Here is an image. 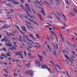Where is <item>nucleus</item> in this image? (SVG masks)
Returning a JSON list of instances; mask_svg holds the SVG:
<instances>
[{"mask_svg":"<svg viewBox=\"0 0 77 77\" xmlns=\"http://www.w3.org/2000/svg\"><path fill=\"white\" fill-rule=\"evenodd\" d=\"M35 36L37 38H39V39H41V37L39 36V35L37 34L35 35Z\"/></svg>","mask_w":77,"mask_h":77,"instance_id":"17","label":"nucleus"},{"mask_svg":"<svg viewBox=\"0 0 77 77\" xmlns=\"http://www.w3.org/2000/svg\"><path fill=\"white\" fill-rule=\"evenodd\" d=\"M33 71L32 70H29V71H27L26 72V74H27V75H31V77H33Z\"/></svg>","mask_w":77,"mask_h":77,"instance_id":"1","label":"nucleus"},{"mask_svg":"<svg viewBox=\"0 0 77 77\" xmlns=\"http://www.w3.org/2000/svg\"><path fill=\"white\" fill-rule=\"evenodd\" d=\"M27 8H28V10L29 11H31V10H30V8H29V7H28Z\"/></svg>","mask_w":77,"mask_h":77,"instance_id":"57","label":"nucleus"},{"mask_svg":"<svg viewBox=\"0 0 77 77\" xmlns=\"http://www.w3.org/2000/svg\"><path fill=\"white\" fill-rule=\"evenodd\" d=\"M38 57H39L40 60L42 59V58H44V57H42L39 54H38Z\"/></svg>","mask_w":77,"mask_h":77,"instance_id":"10","label":"nucleus"},{"mask_svg":"<svg viewBox=\"0 0 77 77\" xmlns=\"http://www.w3.org/2000/svg\"><path fill=\"white\" fill-rule=\"evenodd\" d=\"M36 63L37 64V65H38V64L39 65V66H41V64L39 63V61H37Z\"/></svg>","mask_w":77,"mask_h":77,"instance_id":"16","label":"nucleus"},{"mask_svg":"<svg viewBox=\"0 0 77 77\" xmlns=\"http://www.w3.org/2000/svg\"><path fill=\"white\" fill-rule=\"evenodd\" d=\"M49 18H52V17L51 16H48Z\"/></svg>","mask_w":77,"mask_h":77,"instance_id":"64","label":"nucleus"},{"mask_svg":"<svg viewBox=\"0 0 77 77\" xmlns=\"http://www.w3.org/2000/svg\"><path fill=\"white\" fill-rule=\"evenodd\" d=\"M60 37L61 38H63V37H62V36H63V35H62L61 34H60Z\"/></svg>","mask_w":77,"mask_h":77,"instance_id":"51","label":"nucleus"},{"mask_svg":"<svg viewBox=\"0 0 77 77\" xmlns=\"http://www.w3.org/2000/svg\"><path fill=\"white\" fill-rule=\"evenodd\" d=\"M40 9H42V10L41 11V12L42 14L43 15H44V16H45V12L44 11V8H42L40 7Z\"/></svg>","mask_w":77,"mask_h":77,"instance_id":"4","label":"nucleus"},{"mask_svg":"<svg viewBox=\"0 0 77 77\" xmlns=\"http://www.w3.org/2000/svg\"><path fill=\"white\" fill-rule=\"evenodd\" d=\"M14 74L15 76H18V74H16L14 72Z\"/></svg>","mask_w":77,"mask_h":77,"instance_id":"58","label":"nucleus"},{"mask_svg":"<svg viewBox=\"0 0 77 77\" xmlns=\"http://www.w3.org/2000/svg\"><path fill=\"white\" fill-rule=\"evenodd\" d=\"M25 23H27V24H29L30 25H31V23H30V22L27 21H25Z\"/></svg>","mask_w":77,"mask_h":77,"instance_id":"28","label":"nucleus"},{"mask_svg":"<svg viewBox=\"0 0 77 77\" xmlns=\"http://www.w3.org/2000/svg\"><path fill=\"white\" fill-rule=\"evenodd\" d=\"M25 65L27 66V68H29V67L30 66V63H29L28 64H26Z\"/></svg>","mask_w":77,"mask_h":77,"instance_id":"13","label":"nucleus"},{"mask_svg":"<svg viewBox=\"0 0 77 77\" xmlns=\"http://www.w3.org/2000/svg\"><path fill=\"white\" fill-rule=\"evenodd\" d=\"M56 66L58 68H59L60 69H62L60 68V67L57 64L56 65Z\"/></svg>","mask_w":77,"mask_h":77,"instance_id":"30","label":"nucleus"},{"mask_svg":"<svg viewBox=\"0 0 77 77\" xmlns=\"http://www.w3.org/2000/svg\"><path fill=\"white\" fill-rule=\"evenodd\" d=\"M49 62L53 65H54V64L53 63V62H52V61L51 60H49Z\"/></svg>","mask_w":77,"mask_h":77,"instance_id":"36","label":"nucleus"},{"mask_svg":"<svg viewBox=\"0 0 77 77\" xmlns=\"http://www.w3.org/2000/svg\"><path fill=\"white\" fill-rule=\"evenodd\" d=\"M29 36H30V37H31L33 39H35V37L33 36V35L30 34L29 35Z\"/></svg>","mask_w":77,"mask_h":77,"instance_id":"11","label":"nucleus"},{"mask_svg":"<svg viewBox=\"0 0 77 77\" xmlns=\"http://www.w3.org/2000/svg\"><path fill=\"white\" fill-rule=\"evenodd\" d=\"M43 53L45 55V56H47V55L46 54V53H45V52H43Z\"/></svg>","mask_w":77,"mask_h":77,"instance_id":"52","label":"nucleus"},{"mask_svg":"<svg viewBox=\"0 0 77 77\" xmlns=\"http://www.w3.org/2000/svg\"><path fill=\"white\" fill-rule=\"evenodd\" d=\"M6 34L8 35V36H9V37H11L10 35H9V34L8 32L6 33Z\"/></svg>","mask_w":77,"mask_h":77,"instance_id":"50","label":"nucleus"},{"mask_svg":"<svg viewBox=\"0 0 77 77\" xmlns=\"http://www.w3.org/2000/svg\"><path fill=\"white\" fill-rule=\"evenodd\" d=\"M23 53L25 54V57H26V56H27V54H26V52H25V51H24Z\"/></svg>","mask_w":77,"mask_h":77,"instance_id":"39","label":"nucleus"},{"mask_svg":"<svg viewBox=\"0 0 77 77\" xmlns=\"http://www.w3.org/2000/svg\"><path fill=\"white\" fill-rule=\"evenodd\" d=\"M21 3H24V0H20Z\"/></svg>","mask_w":77,"mask_h":77,"instance_id":"31","label":"nucleus"},{"mask_svg":"<svg viewBox=\"0 0 77 77\" xmlns=\"http://www.w3.org/2000/svg\"><path fill=\"white\" fill-rule=\"evenodd\" d=\"M28 20H29L30 21H31V22H33L34 21L33 20H32L29 18H28Z\"/></svg>","mask_w":77,"mask_h":77,"instance_id":"25","label":"nucleus"},{"mask_svg":"<svg viewBox=\"0 0 77 77\" xmlns=\"http://www.w3.org/2000/svg\"><path fill=\"white\" fill-rule=\"evenodd\" d=\"M26 44H29V45H32L29 43L27 42L26 43Z\"/></svg>","mask_w":77,"mask_h":77,"instance_id":"53","label":"nucleus"},{"mask_svg":"<svg viewBox=\"0 0 77 77\" xmlns=\"http://www.w3.org/2000/svg\"><path fill=\"white\" fill-rule=\"evenodd\" d=\"M12 48H13V50H17V48H16L14 47H13Z\"/></svg>","mask_w":77,"mask_h":77,"instance_id":"46","label":"nucleus"},{"mask_svg":"<svg viewBox=\"0 0 77 77\" xmlns=\"http://www.w3.org/2000/svg\"><path fill=\"white\" fill-rule=\"evenodd\" d=\"M6 46H8V47H12V45L11 44H10V45H9V44L8 43L6 44Z\"/></svg>","mask_w":77,"mask_h":77,"instance_id":"20","label":"nucleus"},{"mask_svg":"<svg viewBox=\"0 0 77 77\" xmlns=\"http://www.w3.org/2000/svg\"><path fill=\"white\" fill-rule=\"evenodd\" d=\"M42 68L44 69H48V71L49 72H50V69L48 68V67H47V66H46V65H43L42 66Z\"/></svg>","mask_w":77,"mask_h":77,"instance_id":"3","label":"nucleus"},{"mask_svg":"<svg viewBox=\"0 0 77 77\" xmlns=\"http://www.w3.org/2000/svg\"><path fill=\"white\" fill-rule=\"evenodd\" d=\"M25 37L26 39L28 41H30V42H33V41L32 40H31L29 39V38H28V37L26 35H25Z\"/></svg>","mask_w":77,"mask_h":77,"instance_id":"6","label":"nucleus"},{"mask_svg":"<svg viewBox=\"0 0 77 77\" xmlns=\"http://www.w3.org/2000/svg\"><path fill=\"white\" fill-rule=\"evenodd\" d=\"M70 58L71 60V59H70V60H69V61H70V62H71V63H72V62H73V59L71 58V57Z\"/></svg>","mask_w":77,"mask_h":77,"instance_id":"21","label":"nucleus"},{"mask_svg":"<svg viewBox=\"0 0 77 77\" xmlns=\"http://www.w3.org/2000/svg\"><path fill=\"white\" fill-rule=\"evenodd\" d=\"M19 32H20L21 33H22V34H23V31H21V29H20V30H19Z\"/></svg>","mask_w":77,"mask_h":77,"instance_id":"43","label":"nucleus"},{"mask_svg":"<svg viewBox=\"0 0 77 77\" xmlns=\"http://www.w3.org/2000/svg\"><path fill=\"white\" fill-rule=\"evenodd\" d=\"M14 26H15V27H17V29H19V30H20V27L18 26L17 25H14Z\"/></svg>","mask_w":77,"mask_h":77,"instance_id":"29","label":"nucleus"},{"mask_svg":"<svg viewBox=\"0 0 77 77\" xmlns=\"http://www.w3.org/2000/svg\"><path fill=\"white\" fill-rule=\"evenodd\" d=\"M50 38H51V39H53V35H51Z\"/></svg>","mask_w":77,"mask_h":77,"instance_id":"56","label":"nucleus"},{"mask_svg":"<svg viewBox=\"0 0 77 77\" xmlns=\"http://www.w3.org/2000/svg\"><path fill=\"white\" fill-rule=\"evenodd\" d=\"M7 56H9V57H11V55H10L8 53L7 54Z\"/></svg>","mask_w":77,"mask_h":77,"instance_id":"34","label":"nucleus"},{"mask_svg":"<svg viewBox=\"0 0 77 77\" xmlns=\"http://www.w3.org/2000/svg\"><path fill=\"white\" fill-rule=\"evenodd\" d=\"M4 41H5V42H8V41L7 39H4Z\"/></svg>","mask_w":77,"mask_h":77,"instance_id":"63","label":"nucleus"},{"mask_svg":"<svg viewBox=\"0 0 77 77\" xmlns=\"http://www.w3.org/2000/svg\"><path fill=\"white\" fill-rule=\"evenodd\" d=\"M46 38L48 41H49V40L50 39V37H49L48 36V35H47V36Z\"/></svg>","mask_w":77,"mask_h":77,"instance_id":"27","label":"nucleus"},{"mask_svg":"<svg viewBox=\"0 0 77 77\" xmlns=\"http://www.w3.org/2000/svg\"><path fill=\"white\" fill-rule=\"evenodd\" d=\"M19 36L20 38L19 41H20V42H21V40H22L21 35H19Z\"/></svg>","mask_w":77,"mask_h":77,"instance_id":"14","label":"nucleus"},{"mask_svg":"<svg viewBox=\"0 0 77 77\" xmlns=\"http://www.w3.org/2000/svg\"><path fill=\"white\" fill-rule=\"evenodd\" d=\"M54 66L55 67V69L56 71H58V70L57 69V67H56V66H55V65H54Z\"/></svg>","mask_w":77,"mask_h":77,"instance_id":"37","label":"nucleus"},{"mask_svg":"<svg viewBox=\"0 0 77 77\" xmlns=\"http://www.w3.org/2000/svg\"><path fill=\"white\" fill-rule=\"evenodd\" d=\"M28 17H31V18H33V17L32 16L30 15V14H29L28 15Z\"/></svg>","mask_w":77,"mask_h":77,"instance_id":"35","label":"nucleus"},{"mask_svg":"<svg viewBox=\"0 0 77 77\" xmlns=\"http://www.w3.org/2000/svg\"><path fill=\"white\" fill-rule=\"evenodd\" d=\"M28 55L29 57H30L32 55V54L30 52H29L28 54Z\"/></svg>","mask_w":77,"mask_h":77,"instance_id":"22","label":"nucleus"},{"mask_svg":"<svg viewBox=\"0 0 77 77\" xmlns=\"http://www.w3.org/2000/svg\"><path fill=\"white\" fill-rule=\"evenodd\" d=\"M52 28L53 29V30H55V29H56V28L55 26H52Z\"/></svg>","mask_w":77,"mask_h":77,"instance_id":"33","label":"nucleus"},{"mask_svg":"<svg viewBox=\"0 0 77 77\" xmlns=\"http://www.w3.org/2000/svg\"><path fill=\"white\" fill-rule=\"evenodd\" d=\"M64 56H65V57H66V58L67 59H68V60H70V58H69L68 57V56H66V54H65Z\"/></svg>","mask_w":77,"mask_h":77,"instance_id":"15","label":"nucleus"},{"mask_svg":"<svg viewBox=\"0 0 77 77\" xmlns=\"http://www.w3.org/2000/svg\"><path fill=\"white\" fill-rule=\"evenodd\" d=\"M66 75L67 76H68V77H71V76L69 75L68 74V73Z\"/></svg>","mask_w":77,"mask_h":77,"instance_id":"60","label":"nucleus"},{"mask_svg":"<svg viewBox=\"0 0 77 77\" xmlns=\"http://www.w3.org/2000/svg\"><path fill=\"white\" fill-rule=\"evenodd\" d=\"M6 6H7L10 7H11V4H7L6 5Z\"/></svg>","mask_w":77,"mask_h":77,"instance_id":"48","label":"nucleus"},{"mask_svg":"<svg viewBox=\"0 0 77 77\" xmlns=\"http://www.w3.org/2000/svg\"><path fill=\"white\" fill-rule=\"evenodd\" d=\"M18 56H19L20 57H21L22 59H24V57H23V54H19V55H18Z\"/></svg>","mask_w":77,"mask_h":77,"instance_id":"19","label":"nucleus"},{"mask_svg":"<svg viewBox=\"0 0 77 77\" xmlns=\"http://www.w3.org/2000/svg\"><path fill=\"white\" fill-rule=\"evenodd\" d=\"M69 14H70V15H72V16H74V14L72 13H70Z\"/></svg>","mask_w":77,"mask_h":77,"instance_id":"47","label":"nucleus"},{"mask_svg":"<svg viewBox=\"0 0 77 77\" xmlns=\"http://www.w3.org/2000/svg\"><path fill=\"white\" fill-rule=\"evenodd\" d=\"M3 51H5V52H6V51H7V50L6 49V48H4L3 49Z\"/></svg>","mask_w":77,"mask_h":77,"instance_id":"26","label":"nucleus"},{"mask_svg":"<svg viewBox=\"0 0 77 77\" xmlns=\"http://www.w3.org/2000/svg\"><path fill=\"white\" fill-rule=\"evenodd\" d=\"M25 6H26V7H27V8H28L29 7V5H28V4H25Z\"/></svg>","mask_w":77,"mask_h":77,"instance_id":"40","label":"nucleus"},{"mask_svg":"<svg viewBox=\"0 0 77 77\" xmlns=\"http://www.w3.org/2000/svg\"><path fill=\"white\" fill-rule=\"evenodd\" d=\"M0 59H2V60L3 59H4V57L0 56Z\"/></svg>","mask_w":77,"mask_h":77,"instance_id":"54","label":"nucleus"},{"mask_svg":"<svg viewBox=\"0 0 77 77\" xmlns=\"http://www.w3.org/2000/svg\"><path fill=\"white\" fill-rule=\"evenodd\" d=\"M56 17V18H57V19L59 20H60V18H59V17L58 16H57V15Z\"/></svg>","mask_w":77,"mask_h":77,"instance_id":"42","label":"nucleus"},{"mask_svg":"<svg viewBox=\"0 0 77 77\" xmlns=\"http://www.w3.org/2000/svg\"><path fill=\"white\" fill-rule=\"evenodd\" d=\"M10 35L11 36H14V35L12 34V33H10Z\"/></svg>","mask_w":77,"mask_h":77,"instance_id":"49","label":"nucleus"},{"mask_svg":"<svg viewBox=\"0 0 77 77\" xmlns=\"http://www.w3.org/2000/svg\"><path fill=\"white\" fill-rule=\"evenodd\" d=\"M4 29V27L3 26V27H1L0 29V30H2V29Z\"/></svg>","mask_w":77,"mask_h":77,"instance_id":"61","label":"nucleus"},{"mask_svg":"<svg viewBox=\"0 0 77 77\" xmlns=\"http://www.w3.org/2000/svg\"><path fill=\"white\" fill-rule=\"evenodd\" d=\"M34 47H36V48H39V46H37V45H34Z\"/></svg>","mask_w":77,"mask_h":77,"instance_id":"55","label":"nucleus"},{"mask_svg":"<svg viewBox=\"0 0 77 77\" xmlns=\"http://www.w3.org/2000/svg\"><path fill=\"white\" fill-rule=\"evenodd\" d=\"M54 48V51H53V53L54 55L56 57H57V54H56V46H55V45H54V44H53Z\"/></svg>","mask_w":77,"mask_h":77,"instance_id":"2","label":"nucleus"},{"mask_svg":"<svg viewBox=\"0 0 77 77\" xmlns=\"http://www.w3.org/2000/svg\"><path fill=\"white\" fill-rule=\"evenodd\" d=\"M33 44H36V45H39V43H35L33 41V42H32Z\"/></svg>","mask_w":77,"mask_h":77,"instance_id":"44","label":"nucleus"},{"mask_svg":"<svg viewBox=\"0 0 77 77\" xmlns=\"http://www.w3.org/2000/svg\"><path fill=\"white\" fill-rule=\"evenodd\" d=\"M12 3L14 5H19L20 4V3L17 2H16V1H14V0L12 2Z\"/></svg>","mask_w":77,"mask_h":77,"instance_id":"9","label":"nucleus"},{"mask_svg":"<svg viewBox=\"0 0 77 77\" xmlns=\"http://www.w3.org/2000/svg\"><path fill=\"white\" fill-rule=\"evenodd\" d=\"M3 3H6V2L5 1H3L2 2Z\"/></svg>","mask_w":77,"mask_h":77,"instance_id":"59","label":"nucleus"},{"mask_svg":"<svg viewBox=\"0 0 77 77\" xmlns=\"http://www.w3.org/2000/svg\"><path fill=\"white\" fill-rule=\"evenodd\" d=\"M62 16L64 17V19L65 20H66V17H65V16L63 14Z\"/></svg>","mask_w":77,"mask_h":77,"instance_id":"45","label":"nucleus"},{"mask_svg":"<svg viewBox=\"0 0 77 77\" xmlns=\"http://www.w3.org/2000/svg\"><path fill=\"white\" fill-rule=\"evenodd\" d=\"M47 47L48 48L49 50H50V51H51V50L50 49V47L49 45H47Z\"/></svg>","mask_w":77,"mask_h":77,"instance_id":"32","label":"nucleus"},{"mask_svg":"<svg viewBox=\"0 0 77 77\" xmlns=\"http://www.w3.org/2000/svg\"><path fill=\"white\" fill-rule=\"evenodd\" d=\"M56 46L57 48V50H59V47H58V45H57V44H56Z\"/></svg>","mask_w":77,"mask_h":77,"instance_id":"23","label":"nucleus"},{"mask_svg":"<svg viewBox=\"0 0 77 77\" xmlns=\"http://www.w3.org/2000/svg\"><path fill=\"white\" fill-rule=\"evenodd\" d=\"M37 14L38 17H39V18L40 20H41L42 21H44V19H43V18H42V16L41 15L38 13Z\"/></svg>","mask_w":77,"mask_h":77,"instance_id":"5","label":"nucleus"},{"mask_svg":"<svg viewBox=\"0 0 77 77\" xmlns=\"http://www.w3.org/2000/svg\"><path fill=\"white\" fill-rule=\"evenodd\" d=\"M8 60H11L12 59L11 58V57H10V58H9L8 59Z\"/></svg>","mask_w":77,"mask_h":77,"instance_id":"62","label":"nucleus"},{"mask_svg":"<svg viewBox=\"0 0 77 77\" xmlns=\"http://www.w3.org/2000/svg\"><path fill=\"white\" fill-rule=\"evenodd\" d=\"M65 40V39H64V38H62V41L63 42H65V41H64Z\"/></svg>","mask_w":77,"mask_h":77,"instance_id":"41","label":"nucleus"},{"mask_svg":"<svg viewBox=\"0 0 77 77\" xmlns=\"http://www.w3.org/2000/svg\"><path fill=\"white\" fill-rule=\"evenodd\" d=\"M14 53L15 54H16L17 56H18V55H20V54H18V53L16 52H14Z\"/></svg>","mask_w":77,"mask_h":77,"instance_id":"38","label":"nucleus"},{"mask_svg":"<svg viewBox=\"0 0 77 77\" xmlns=\"http://www.w3.org/2000/svg\"><path fill=\"white\" fill-rule=\"evenodd\" d=\"M51 33L52 34V35H56V33H55L53 31H51Z\"/></svg>","mask_w":77,"mask_h":77,"instance_id":"24","label":"nucleus"},{"mask_svg":"<svg viewBox=\"0 0 77 77\" xmlns=\"http://www.w3.org/2000/svg\"><path fill=\"white\" fill-rule=\"evenodd\" d=\"M21 29L22 30H23V31H24V32H27V29H26V27H25L24 26H22V28H21Z\"/></svg>","mask_w":77,"mask_h":77,"instance_id":"7","label":"nucleus"},{"mask_svg":"<svg viewBox=\"0 0 77 77\" xmlns=\"http://www.w3.org/2000/svg\"><path fill=\"white\" fill-rule=\"evenodd\" d=\"M3 27H4V29H8L9 27V25L5 24Z\"/></svg>","mask_w":77,"mask_h":77,"instance_id":"8","label":"nucleus"},{"mask_svg":"<svg viewBox=\"0 0 77 77\" xmlns=\"http://www.w3.org/2000/svg\"><path fill=\"white\" fill-rule=\"evenodd\" d=\"M1 56L3 57H7V56L6 55H5V54H1Z\"/></svg>","mask_w":77,"mask_h":77,"instance_id":"12","label":"nucleus"},{"mask_svg":"<svg viewBox=\"0 0 77 77\" xmlns=\"http://www.w3.org/2000/svg\"><path fill=\"white\" fill-rule=\"evenodd\" d=\"M18 56H19L20 57H21L22 59H24V57H23V54H19V55H18Z\"/></svg>","mask_w":77,"mask_h":77,"instance_id":"18","label":"nucleus"}]
</instances>
